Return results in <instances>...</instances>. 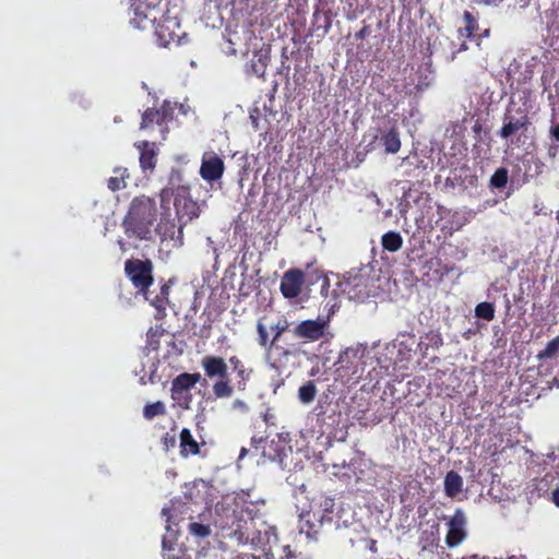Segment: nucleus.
Instances as JSON below:
<instances>
[{
    "label": "nucleus",
    "instance_id": "1",
    "mask_svg": "<svg viewBox=\"0 0 559 559\" xmlns=\"http://www.w3.org/2000/svg\"><path fill=\"white\" fill-rule=\"evenodd\" d=\"M124 270L133 286L144 294L145 299L158 311L163 310L167 302L169 286L163 285L159 294L155 296L152 292H147V288L153 284L152 263L147 260H128Z\"/></svg>",
    "mask_w": 559,
    "mask_h": 559
},
{
    "label": "nucleus",
    "instance_id": "2",
    "mask_svg": "<svg viewBox=\"0 0 559 559\" xmlns=\"http://www.w3.org/2000/svg\"><path fill=\"white\" fill-rule=\"evenodd\" d=\"M156 218V206L148 197H139L132 200L123 224L126 233L140 239L150 235L151 227Z\"/></svg>",
    "mask_w": 559,
    "mask_h": 559
},
{
    "label": "nucleus",
    "instance_id": "3",
    "mask_svg": "<svg viewBox=\"0 0 559 559\" xmlns=\"http://www.w3.org/2000/svg\"><path fill=\"white\" fill-rule=\"evenodd\" d=\"M334 501L324 496L314 497L309 504L308 510H304L299 515V531L307 538H313L320 527L332 521Z\"/></svg>",
    "mask_w": 559,
    "mask_h": 559
},
{
    "label": "nucleus",
    "instance_id": "4",
    "mask_svg": "<svg viewBox=\"0 0 559 559\" xmlns=\"http://www.w3.org/2000/svg\"><path fill=\"white\" fill-rule=\"evenodd\" d=\"M340 289L348 299L357 302H364L378 294V286L368 266L347 272L340 283Z\"/></svg>",
    "mask_w": 559,
    "mask_h": 559
},
{
    "label": "nucleus",
    "instance_id": "5",
    "mask_svg": "<svg viewBox=\"0 0 559 559\" xmlns=\"http://www.w3.org/2000/svg\"><path fill=\"white\" fill-rule=\"evenodd\" d=\"M250 526L251 527H249L247 522H245V527L238 525L234 533L237 540L241 544H251L254 547H260L264 551V559H274L272 548L273 545H276L277 543L275 528L272 526L263 525V530L253 532L251 530L255 528V523L253 520H251Z\"/></svg>",
    "mask_w": 559,
    "mask_h": 559
},
{
    "label": "nucleus",
    "instance_id": "6",
    "mask_svg": "<svg viewBox=\"0 0 559 559\" xmlns=\"http://www.w3.org/2000/svg\"><path fill=\"white\" fill-rule=\"evenodd\" d=\"M367 349L357 344L342 350L335 361L336 373L340 378L358 380L365 371Z\"/></svg>",
    "mask_w": 559,
    "mask_h": 559
},
{
    "label": "nucleus",
    "instance_id": "7",
    "mask_svg": "<svg viewBox=\"0 0 559 559\" xmlns=\"http://www.w3.org/2000/svg\"><path fill=\"white\" fill-rule=\"evenodd\" d=\"M292 335L304 343H314L326 340L330 333V317L319 316L316 319H307L298 322L292 330Z\"/></svg>",
    "mask_w": 559,
    "mask_h": 559
},
{
    "label": "nucleus",
    "instance_id": "8",
    "mask_svg": "<svg viewBox=\"0 0 559 559\" xmlns=\"http://www.w3.org/2000/svg\"><path fill=\"white\" fill-rule=\"evenodd\" d=\"M154 34L157 45L164 48L188 43V35L181 31L180 23L176 16L163 15V19L155 26Z\"/></svg>",
    "mask_w": 559,
    "mask_h": 559
},
{
    "label": "nucleus",
    "instance_id": "9",
    "mask_svg": "<svg viewBox=\"0 0 559 559\" xmlns=\"http://www.w3.org/2000/svg\"><path fill=\"white\" fill-rule=\"evenodd\" d=\"M157 0H128L131 11L130 23L139 29H146L152 26L160 14L156 8Z\"/></svg>",
    "mask_w": 559,
    "mask_h": 559
},
{
    "label": "nucleus",
    "instance_id": "10",
    "mask_svg": "<svg viewBox=\"0 0 559 559\" xmlns=\"http://www.w3.org/2000/svg\"><path fill=\"white\" fill-rule=\"evenodd\" d=\"M447 534L445 545L449 548L459 547L468 535L467 516L462 509H456L450 516H445Z\"/></svg>",
    "mask_w": 559,
    "mask_h": 559
},
{
    "label": "nucleus",
    "instance_id": "11",
    "mask_svg": "<svg viewBox=\"0 0 559 559\" xmlns=\"http://www.w3.org/2000/svg\"><path fill=\"white\" fill-rule=\"evenodd\" d=\"M174 206L180 223L179 233H181L183 224L199 216V207L197 203L188 197L187 190L185 188H181L177 191Z\"/></svg>",
    "mask_w": 559,
    "mask_h": 559
},
{
    "label": "nucleus",
    "instance_id": "12",
    "mask_svg": "<svg viewBox=\"0 0 559 559\" xmlns=\"http://www.w3.org/2000/svg\"><path fill=\"white\" fill-rule=\"evenodd\" d=\"M174 107L169 102H165L160 109L146 110L142 116L141 129H154L156 124L162 134L165 132L164 124L173 119Z\"/></svg>",
    "mask_w": 559,
    "mask_h": 559
},
{
    "label": "nucleus",
    "instance_id": "13",
    "mask_svg": "<svg viewBox=\"0 0 559 559\" xmlns=\"http://www.w3.org/2000/svg\"><path fill=\"white\" fill-rule=\"evenodd\" d=\"M224 162L214 152H205L202 157L200 175L205 181H215L222 178Z\"/></svg>",
    "mask_w": 559,
    "mask_h": 559
},
{
    "label": "nucleus",
    "instance_id": "14",
    "mask_svg": "<svg viewBox=\"0 0 559 559\" xmlns=\"http://www.w3.org/2000/svg\"><path fill=\"white\" fill-rule=\"evenodd\" d=\"M304 284V273L299 270H289L284 273L281 281V292L285 298L297 297Z\"/></svg>",
    "mask_w": 559,
    "mask_h": 559
},
{
    "label": "nucleus",
    "instance_id": "15",
    "mask_svg": "<svg viewBox=\"0 0 559 559\" xmlns=\"http://www.w3.org/2000/svg\"><path fill=\"white\" fill-rule=\"evenodd\" d=\"M439 525L436 523H427L426 526L421 528L419 536L421 550L433 554L439 547Z\"/></svg>",
    "mask_w": 559,
    "mask_h": 559
},
{
    "label": "nucleus",
    "instance_id": "16",
    "mask_svg": "<svg viewBox=\"0 0 559 559\" xmlns=\"http://www.w3.org/2000/svg\"><path fill=\"white\" fill-rule=\"evenodd\" d=\"M180 504L173 503L171 508H164L162 511V514L166 516V534L163 537V549L164 550H171L173 544L176 538L177 531L174 530L173 525L176 526L175 520L177 518V511L179 509Z\"/></svg>",
    "mask_w": 559,
    "mask_h": 559
},
{
    "label": "nucleus",
    "instance_id": "17",
    "mask_svg": "<svg viewBox=\"0 0 559 559\" xmlns=\"http://www.w3.org/2000/svg\"><path fill=\"white\" fill-rule=\"evenodd\" d=\"M201 365L209 378H224L227 376L228 367L222 357L205 356L202 359Z\"/></svg>",
    "mask_w": 559,
    "mask_h": 559
},
{
    "label": "nucleus",
    "instance_id": "18",
    "mask_svg": "<svg viewBox=\"0 0 559 559\" xmlns=\"http://www.w3.org/2000/svg\"><path fill=\"white\" fill-rule=\"evenodd\" d=\"M135 147L140 152L141 168L144 171H152L155 168L156 164L155 144L148 141H140L135 143Z\"/></svg>",
    "mask_w": 559,
    "mask_h": 559
},
{
    "label": "nucleus",
    "instance_id": "19",
    "mask_svg": "<svg viewBox=\"0 0 559 559\" xmlns=\"http://www.w3.org/2000/svg\"><path fill=\"white\" fill-rule=\"evenodd\" d=\"M443 485L445 495L450 498H454L462 491L464 481L461 475L454 471H450L444 477Z\"/></svg>",
    "mask_w": 559,
    "mask_h": 559
},
{
    "label": "nucleus",
    "instance_id": "20",
    "mask_svg": "<svg viewBox=\"0 0 559 559\" xmlns=\"http://www.w3.org/2000/svg\"><path fill=\"white\" fill-rule=\"evenodd\" d=\"M200 379V373H181L173 381L171 386L177 388V390L190 392Z\"/></svg>",
    "mask_w": 559,
    "mask_h": 559
},
{
    "label": "nucleus",
    "instance_id": "21",
    "mask_svg": "<svg viewBox=\"0 0 559 559\" xmlns=\"http://www.w3.org/2000/svg\"><path fill=\"white\" fill-rule=\"evenodd\" d=\"M180 448L183 455L197 454L199 452V444L187 428L180 432Z\"/></svg>",
    "mask_w": 559,
    "mask_h": 559
},
{
    "label": "nucleus",
    "instance_id": "22",
    "mask_svg": "<svg viewBox=\"0 0 559 559\" xmlns=\"http://www.w3.org/2000/svg\"><path fill=\"white\" fill-rule=\"evenodd\" d=\"M382 144L384 145L385 152L389 154H395L401 148L400 134L396 130L391 129L381 138Z\"/></svg>",
    "mask_w": 559,
    "mask_h": 559
},
{
    "label": "nucleus",
    "instance_id": "23",
    "mask_svg": "<svg viewBox=\"0 0 559 559\" xmlns=\"http://www.w3.org/2000/svg\"><path fill=\"white\" fill-rule=\"evenodd\" d=\"M381 243L385 250L396 252L402 248L403 238L396 231H389L382 236Z\"/></svg>",
    "mask_w": 559,
    "mask_h": 559
},
{
    "label": "nucleus",
    "instance_id": "24",
    "mask_svg": "<svg viewBox=\"0 0 559 559\" xmlns=\"http://www.w3.org/2000/svg\"><path fill=\"white\" fill-rule=\"evenodd\" d=\"M527 124V118L521 117L520 119H510L504 123L500 131V135L502 138H509L510 135L514 134L519 130L523 129Z\"/></svg>",
    "mask_w": 559,
    "mask_h": 559
},
{
    "label": "nucleus",
    "instance_id": "25",
    "mask_svg": "<svg viewBox=\"0 0 559 559\" xmlns=\"http://www.w3.org/2000/svg\"><path fill=\"white\" fill-rule=\"evenodd\" d=\"M115 176L108 179V188L111 191H117L123 189L126 187V178L128 177V171L126 168H116L114 170Z\"/></svg>",
    "mask_w": 559,
    "mask_h": 559
},
{
    "label": "nucleus",
    "instance_id": "26",
    "mask_svg": "<svg viewBox=\"0 0 559 559\" xmlns=\"http://www.w3.org/2000/svg\"><path fill=\"white\" fill-rule=\"evenodd\" d=\"M317 395V388L312 381L302 384L298 390V399L302 404H310Z\"/></svg>",
    "mask_w": 559,
    "mask_h": 559
},
{
    "label": "nucleus",
    "instance_id": "27",
    "mask_svg": "<svg viewBox=\"0 0 559 559\" xmlns=\"http://www.w3.org/2000/svg\"><path fill=\"white\" fill-rule=\"evenodd\" d=\"M165 412H166L165 404L163 402H155V403L145 405V407L143 409V416L146 419L151 420L158 415L165 414Z\"/></svg>",
    "mask_w": 559,
    "mask_h": 559
},
{
    "label": "nucleus",
    "instance_id": "28",
    "mask_svg": "<svg viewBox=\"0 0 559 559\" xmlns=\"http://www.w3.org/2000/svg\"><path fill=\"white\" fill-rule=\"evenodd\" d=\"M171 399L182 408H189L191 394L188 391L177 390L171 386Z\"/></svg>",
    "mask_w": 559,
    "mask_h": 559
},
{
    "label": "nucleus",
    "instance_id": "29",
    "mask_svg": "<svg viewBox=\"0 0 559 559\" xmlns=\"http://www.w3.org/2000/svg\"><path fill=\"white\" fill-rule=\"evenodd\" d=\"M475 314L477 318L490 321L495 317V308L489 302H480L475 308Z\"/></svg>",
    "mask_w": 559,
    "mask_h": 559
},
{
    "label": "nucleus",
    "instance_id": "30",
    "mask_svg": "<svg viewBox=\"0 0 559 559\" xmlns=\"http://www.w3.org/2000/svg\"><path fill=\"white\" fill-rule=\"evenodd\" d=\"M558 352H559V337H555L550 342H548L545 349L542 350L537 355V358L538 359L554 358L557 356Z\"/></svg>",
    "mask_w": 559,
    "mask_h": 559
},
{
    "label": "nucleus",
    "instance_id": "31",
    "mask_svg": "<svg viewBox=\"0 0 559 559\" xmlns=\"http://www.w3.org/2000/svg\"><path fill=\"white\" fill-rule=\"evenodd\" d=\"M289 329V322L286 318H281L278 321L271 325V331L273 332V338L271 344L276 342L281 335Z\"/></svg>",
    "mask_w": 559,
    "mask_h": 559
},
{
    "label": "nucleus",
    "instance_id": "32",
    "mask_svg": "<svg viewBox=\"0 0 559 559\" xmlns=\"http://www.w3.org/2000/svg\"><path fill=\"white\" fill-rule=\"evenodd\" d=\"M189 532L195 537L204 538L211 534L209 524L192 522L189 524Z\"/></svg>",
    "mask_w": 559,
    "mask_h": 559
},
{
    "label": "nucleus",
    "instance_id": "33",
    "mask_svg": "<svg viewBox=\"0 0 559 559\" xmlns=\"http://www.w3.org/2000/svg\"><path fill=\"white\" fill-rule=\"evenodd\" d=\"M213 393L216 397H229L233 394V388L227 381H217L213 385Z\"/></svg>",
    "mask_w": 559,
    "mask_h": 559
},
{
    "label": "nucleus",
    "instance_id": "34",
    "mask_svg": "<svg viewBox=\"0 0 559 559\" xmlns=\"http://www.w3.org/2000/svg\"><path fill=\"white\" fill-rule=\"evenodd\" d=\"M508 181V173L506 169L500 168L496 170V173L491 177V185L496 188H502L507 185Z\"/></svg>",
    "mask_w": 559,
    "mask_h": 559
},
{
    "label": "nucleus",
    "instance_id": "35",
    "mask_svg": "<svg viewBox=\"0 0 559 559\" xmlns=\"http://www.w3.org/2000/svg\"><path fill=\"white\" fill-rule=\"evenodd\" d=\"M257 330H258V334H259V344L262 347H267V345H269V333H267L266 325L263 324L261 321H259L258 324H257Z\"/></svg>",
    "mask_w": 559,
    "mask_h": 559
},
{
    "label": "nucleus",
    "instance_id": "36",
    "mask_svg": "<svg viewBox=\"0 0 559 559\" xmlns=\"http://www.w3.org/2000/svg\"><path fill=\"white\" fill-rule=\"evenodd\" d=\"M545 464H552L559 474V447L545 455Z\"/></svg>",
    "mask_w": 559,
    "mask_h": 559
},
{
    "label": "nucleus",
    "instance_id": "37",
    "mask_svg": "<svg viewBox=\"0 0 559 559\" xmlns=\"http://www.w3.org/2000/svg\"><path fill=\"white\" fill-rule=\"evenodd\" d=\"M234 371L240 377L243 381L249 379V376L251 373V370H248L245 365L241 362L237 368L234 369Z\"/></svg>",
    "mask_w": 559,
    "mask_h": 559
},
{
    "label": "nucleus",
    "instance_id": "38",
    "mask_svg": "<svg viewBox=\"0 0 559 559\" xmlns=\"http://www.w3.org/2000/svg\"><path fill=\"white\" fill-rule=\"evenodd\" d=\"M155 374H156V365L154 361L151 362V370H150V374L147 377V379H145V374H143L141 377V381L142 383H146V382H154L155 380Z\"/></svg>",
    "mask_w": 559,
    "mask_h": 559
},
{
    "label": "nucleus",
    "instance_id": "39",
    "mask_svg": "<svg viewBox=\"0 0 559 559\" xmlns=\"http://www.w3.org/2000/svg\"><path fill=\"white\" fill-rule=\"evenodd\" d=\"M464 17H465V20L467 22L466 32H467V34L469 36L473 33V26H474L475 22H474L473 16H472V14L469 12H465L464 13Z\"/></svg>",
    "mask_w": 559,
    "mask_h": 559
},
{
    "label": "nucleus",
    "instance_id": "40",
    "mask_svg": "<svg viewBox=\"0 0 559 559\" xmlns=\"http://www.w3.org/2000/svg\"><path fill=\"white\" fill-rule=\"evenodd\" d=\"M233 409H238L241 412H246L248 409L246 403L241 400H235L233 402Z\"/></svg>",
    "mask_w": 559,
    "mask_h": 559
},
{
    "label": "nucleus",
    "instance_id": "41",
    "mask_svg": "<svg viewBox=\"0 0 559 559\" xmlns=\"http://www.w3.org/2000/svg\"><path fill=\"white\" fill-rule=\"evenodd\" d=\"M229 364L233 366V369H235L241 365V361L236 356H233L229 358Z\"/></svg>",
    "mask_w": 559,
    "mask_h": 559
},
{
    "label": "nucleus",
    "instance_id": "42",
    "mask_svg": "<svg viewBox=\"0 0 559 559\" xmlns=\"http://www.w3.org/2000/svg\"><path fill=\"white\" fill-rule=\"evenodd\" d=\"M171 195V192L167 189H164L160 194L162 202H165L167 199H169Z\"/></svg>",
    "mask_w": 559,
    "mask_h": 559
},
{
    "label": "nucleus",
    "instance_id": "43",
    "mask_svg": "<svg viewBox=\"0 0 559 559\" xmlns=\"http://www.w3.org/2000/svg\"><path fill=\"white\" fill-rule=\"evenodd\" d=\"M552 501L557 507H559V488L552 491Z\"/></svg>",
    "mask_w": 559,
    "mask_h": 559
},
{
    "label": "nucleus",
    "instance_id": "44",
    "mask_svg": "<svg viewBox=\"0 0 559 559\" xmlns=\"http://www.w3.org/2000/svg\"><path fill=\"white\" fill-rule=\"evenodd\" d=\"M502 0H481V4H486V5H497L498 3H500Z\"/></svg>",
    "mask_w": 559,
    "mask_h": 559
},
{
    "label": "nucleus",
    "instance_id": "45",
    "mask_svg": "<svg viewBox=\"0 0 559 559\" xmlns=\"http://www.w3.org/2000/svg\"><path fill=\"white\" fill-rule=\"evenodd\" d=\"M462 559H487V558L479 557L478 555H471V556L463 557Z\"/></svg>",
    "mask_w": 559,
    "mask_h": 559
},
{
    "label": "nucleus",
    "instance_id": "46",
    "mask_svg": "<svg viewBox=\"0 0 559 559\" xmlns=\"http://www.w3.org/2000/svg\"><path fill=\"white\" fill-rule=\"evenodd\" d=\"M247 454V449L242 448L239 454V459H242Z\"/></svg>",
    "mask_w": 559,
    "mask_h": 559
},
{
    "label": "nucleus",
    "instance_id": "47",
    "mask_svg": "<svg viewBox=\"0 0 559 559\" xmlns=\"http://www.w3.org/2000/svg\"><path fill=\"white\" fill-rule=\"evenodd\" d=\"M240 559H258V558L254 556H252V557L246 556V557H241Z\"/></svg>",
    "mask_w": 559,
    "mask_h": 559
},
{
    "label": "nucleus",
    "instance_id": "48",
    "mask_svg": "<svg viewBox=\"0 0 559 559\" xmlns=\"http://www.w3.org/2000/svg\"><path fill=\"white\" fill-rule=\"evenodd\" d=\"M119 245H120L121 250H123V251H124V250H126V248H124L123 242H122V241H119Z\"/></svg>",
    "mask_w": 559,
    "mask_h": 559
},
{
    "label": "nucleus",
    "instance_id": "49",
    "mask_svg": "<svg viewBox=\"0 0 559 559\" xmlns=\"http://www.w3.org/2000/svg\"><path fill=\"white\" fill-rule=\"evenodd\" d=\"M283 551H284V552H286V551H288V552H289L288 546L283 547Z\"/></svg>",
    "mask_w": 559,
    "mask_h": 559
},
{
    "label": "nucleus",
    "instance_id": "50",
    "mask_svg": "<svg viewBox=\"0 0 559 559\" xmlns=\"http://www.w3.org/2000/svg\"><path fill=\"white\" fill-rule=\"evenodd\" d=\"M556 385L559 386V379H555Z\"/></svg>",
    "mask_w": 559,
    "mask_h": 559
},
{
    "label": "nucleus",
    "instance_id": "51",
    "mask_svg": "<svg viewBox=\"0 0 559 559\" xmlns=\"http://www.w3.org/2000/svg\"><path fill=\"white\" fill-rule=\"evenodd\" d=\"M476 3H480L481 4V0H474Z\"/></svg>",
    "mask_w": 559,
    "mask_h": 559
}]
</instances>
